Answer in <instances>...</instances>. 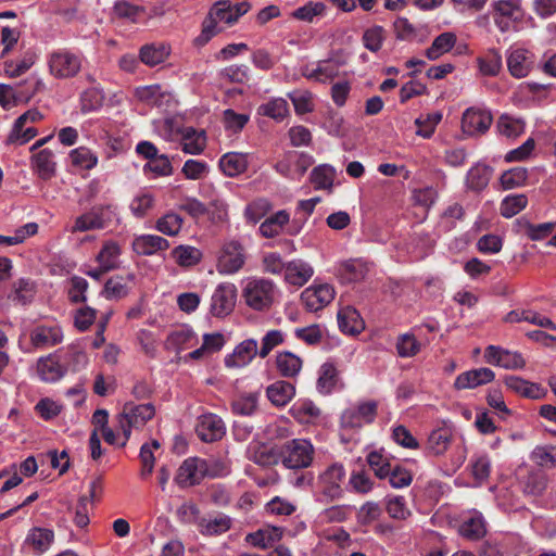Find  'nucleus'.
I'll return each mask as SVG.
<instances>
[{
  "label": "nucleus",
  "instance_id": "obj_1",
  "mask_svg": "<svg viewBox=\"0 0 556 556\" xmlns=\"http://www.w3.org/2000/svg\"><path fill=\"white\" fill-rule=\"evenodd\" d=\"M277 286L266 278H250L242 288L241 296L244 304L254 312H268L276 302Z\"/></svg>",
  "mask_w": 556,
  "mask_h": 556
},
{
  "label": "nucleus",
  "instance_id": "obj_2",
  "mask_svg": "<svg viewBox=\"0 0 556 556\" xmlns=\"http://www.w3.org/2000/svg\"><path fill=\"white\" fill-rule=\"evenodd\" d=\"M346 471L342 464L333 463L321 470L316 480V495L321 503L338 501L343 495L342 484Z\"/></svg>",
  "mask_w": 556,
  "mask_h": 556
},
{
  "label": "nucleus",
  "instance_id": "obj_3",
  "mask_svg": "<svg viewBox=\"0 0 556 556\" xmlns=\"http://www.w3.org/2000/svg\"><path fill=\"white\" fill-rule=\"evenodd\" d=\"M279 458L288 469H306L315 458V447L306 439H292L279 446Z\"/></svg>",
  "mask_w": 556,
  "mask_h": 556
},
{
  "label": "nucleus",
  "instance_id": "obj_4",
  "mask_svg": "<svg viewBox=\"0 0 556 556\" xmlns=\"http://www.w3.org/2000/svg\"><path fill=\"white\" fill-rule=\"evenodd\" d=\"M155 415V407L151 403L136 405L131 402L126 403L121 414L117 415V429L122 431L126 444L131 434V429L143 427Z\"/></svg>",
  "mask_w": 556,
  "mask_h": 556
},
{
  "label": "nucleus",
  "instance_id": "obj_5",
  "mask_svg": "<svg viewBox=\"0 0 556 556\" xmlns=\"http://www.w3.org/2000/svg\"><path fill=\"white\" fill-rule=\"evenodd\" d=\"M83 54L66 48L52 51L48 56L50 73L56 78L75 77L81 68Z\"/></svg>",
  "mask_w": 556,
  "mask_h": 556
},
{
  "label": "nucleus",
  "instance_id": "obj_6",
  "mask_svg": "<svg viewBox=\"0 0 556 556\" xmlns=\"http://www.w3.org/2000/svg\"><path fill=\"white\" fill-rule=\"evenodd\" d=\"M492 17L501 33H507L521 22V0H497L492 3Z\"/></svg>",
  "mask_w": 556,
  "mask_h": 556
},
{
  "label": "nucleus",
  "instance_id": "obj_7",
  "mask_svg": "<svg viewBox=\"0 0 556 556\" xmlns=\"http://www.w3.org/2000/svg\"><path fill=\"white\" fill-rule=\"evenodd\" d=\"M237 295L238 290L233 283H219L211 296L210 313L218 318L230 315L235 309Z\"/></svg>",
  "mask_w": 556,
  "mask_h": 556
},
{
  "label": "nucleus",
  "instance_id": "obj_8",
  "mask_svg": "<svg viewBox=\"0 0 556 556\" xmlns=\"http://www.w3.org/2000/svg\"><path fill=\"white\" fill-rule=\"evenodd\" d=\"M113 217L114 211L111 206H94L75 219L71 231L84 232L94 229H103L112 222Z\"/></svg>",
  "mask_w": 556,
  "mask_h": 556
},
{
  "label": "nucleus",
  "instance_id": "obj_9",
  "mask_svg": "<svg viewBox=\"0 0 556 556\" xmlns=\"http://www.w3.org/2000/svg\"><path fill=\"white\" fill-rule=\"evenodd\" d=\"M250 8L251 5L247 1L232 3L230 0H220L210 10L207 21L215 25L216 28L218 23L232 25L240 16L244 15Z\"/></svg>",
  "mask_w": 556,
  "mask_h": 556
},
{
  "label": "nucleus",
  "instance_id": "obj_10",
  "mask_svg": "<svg viewBox=\"0 0 556 556\" xmlns=\"http://www.w3.org/2000/svg\"><path fill=\"white\" fill-rule=\"evenodd\" d=\"M313 163L314 159L312 155L296 150H290L277 162L276 169L287 177H301Z\"/></svg>",
  "mask_w": 556,
  "mask_h": 556
},
{
  "label": "nucleus",
  "instance_id": "obj_11",
  "mask_svg": "<svg viewBox=\"0 0 556 556\" xmlns=\"http://www.w3.org/2000/svg\"><path fill=\"white\" fill-rule=\"evenodd\" d=\"M245 262L243 247L238 241H229L224 244L217 262V270L220 274L231 275L239 271Z\"/></svg>",
  "mask_w": 556,
  "mask_h": 556
},
{
  "label": "nucleus",
  "instance_id": "obj_12",
  "mask_svg": "<svg viewBox=\"0 0 556 556\" xmlns=\"http://www.w3.org/2000/svg\"><path fill=\"white\" fill-rule=\"evenodd\" d=\"M485 362L509 370L522 369L526 359L521 353L509 351L496 345H489L484 351Z\"/></svg>",
  "mask_w": 556,
  "mask_h": 556
},
{
  "label": "nucleus",
  "instance_id": "obj_13",
  "mask_svg": "<svg viewBox=\"0 0 556 556\" xmlns=\"http://www.w3.org/2000/svg\"><path fill=\"white\" fill-rule=\"evenodd\" d=\"M493 117L488 110L468 108L462 117V129L469 136L484 135L492 124Z\"/></svg>",
  "mask_w": 556,
  "mask_h": 556
},
{
  "label": "nucleus",
  "instance_id": "obj_14",
  "mask_svg": "<svg viewBox=\"0 0 556 556\" xmlns=\"http://www.w3.org/2000/svg\"><path fill=\"white\" fill-rule=\"evenodd\" d=\"M157 136L160 137H178L180 139H205V131H197L193 127H185L182 121L178 117L165 118L155 123Z\"/></svg>",
  "mask_w": 556,
  "mask_h": 556
},
{
  "label": "nucleus",
  "instance_id": "obj_15",
  "mask_svg": "<svg viewBox=\"0 0 556 556\" xmlns=\"http://www.w3.org/2000/svg\"><path fill=\"white\" fill-rule=\"evenodd\" d=\"M377 402L367 401L356 407L345 409L341 416L342 425L349 428H359L364 424L372 422L377 415Z\"/></svg>",
  "mask_w": 556,
  "mask_h": 556
},
{
  "label": "nucleus",
  "instance_id": "obj_16",
  "mask_svg": "<svg viewBox=\"0 0 556 556\" xmlns=\"http://www.w3.org/2000/svg\"><path fill=\"white\" fill-rule=\"evenodd\" d=\"M334 299V290L330 285H319L306 288L301 294V301L309 312H317Z\"/></svg>",
  "mask_w": 556,
  "mask_h": 556
},
{
  "label": "nucleus",
  "instance_id": "obj_17",
  "mask_svg": "<svg viewBox=\"0 0 556 556\" xmlns=\"http://www.w3.org/2000/svg\"><path fill=\"white\" fill-rule=\"evenodd\" d=\"M506 61L510 75L516 78H523L533 68L535 58L531 51L517 48L508 51Z\"/></svg>",
  "mask_w": 556,
  "mask_h": 556
},
{
  "label": "nucleus",
  "instance_id": "obj_18",
  "mask_svg": "<svg viewBox=\"0 0 556 556\" xmlns=\"http://www.w3.org/2000/svg\"><path fill=\"white\" fill-rule=\"evenodd\" d=\"M195 431L202 441L214 442L224 437L226 428L224 421L217 415L204 414L199 417Z\"/></svg>",
  "mask_w": 556,
  "mask_h": 556
},
{
  "label": "nucleus",
  "instance_id": "obj_19",
  "mask_svg": "<svg viewBox=\"0 0 556 556\" xmlns=\"http://www.w3.org/2000/svg\"><path fill=\"white\" fill-rule=\"evenodd\" d=\"M203 477H205L203 459L190 457L185 459L178 468L175 481L179 486L186 488L199 484Z\"/></svg>",
  "mask_w": 556,
  "mask_h": 556
},
{
  "label": "nucleus",
  "instance_id": "obj_20",
  "mask_svg": "<svg viewBox=\"0 0 556 556\" xmlns=\"http://www.w3.org/2000/svg\"><path fill=\"white\" fill-rule=\"evenodd\" d=\"M27 84L33 85V89L30 91H23L14 86L1 84L0 104L8 109L17 102H28L43 86L41 80H29Z\"/></svg>",
  "mask_w": 556,
  "mask_h": 556
},
{
  "label": "nucleus",
  "instance_id": "obj_21",
  "mask_svg": "<svg viewBox=\"0 0 556 556\" xmlns=\"http://www.w3.org/2000/svg\"><path fill=\"white\" fill-rule=\"evenodd\" d=\"M62 340L63 331L59 325H39L30 332V342L37 349L51 348Z\"/></svg>",
  "mask_w": 556,
  "mask_h": 556
},
{
  "label": "nucleus",
  "instance_id": "obj_22",
  "mask_svg": "<svg viewBox=\"0 0 556 556\" xmlns=\"http://www.w3.org/2000/svg\"><path fill=\"white\" fill-rule=\"evenodd\" d=\"M504 383L508 390L527 399L540 400L546 395V390L541 384L518 376H505Z\"/></svg>",
  "mask_w": 556,
  "mask_h": 556
},
{
  "label": "nucleus",
  "instance_id": "obj_23",
  "mask_svg": "<svg viewBox=\"0 0 556 556\" xmlns=\"http://www.w3.org/2000/svg\"><path fill=\"white\" fill-rule=\"evenodd\" d=\"M258 354L257 341L247 339L239 343L230 355L225 357V365L229 368L244 367Z\"/></svg>",
  "mask_w": 556,
  "mask_h": 556
},
{
  "label": "nucleus",
  "instance_id": "obj_24",
  "mask_svg": "<svg viewBox=\"0 0 556 556\" xmlns=\"http://www.w3.org/2000/svg\"><path fill=\"white\" fill-rule=\"evenodd\" d=\"M495 378L493 370L486 367L462 372L455 379L454 387L458 390L473 389L476 387L492 382Z\"/></svg>",
  "mask_w": 556,
  "mask_h": 556
},
{
  "label": "nucleus",
  "instance_id": "obj_25",
  "mask_svg": "<svg viewBox=\"0 0 556 556\" xmlns=\"http://www.w3.org/2000/svg\"><path fill=\"white\" fill-rule=\"evenodd\" d=\"M66 370V367L61 364L56 354L40 357L37 362V372L40 379L46 382L60 380L65 375Z\"/></svg>",
  "mask_w": 556,
  "mask_h": 556
},
{
  "label": "nucleus",
  "instance_id": "obj_26",
  "mask_svg": "<svg viewBox=\"0 0 556 556\" xmlns=\"http://www.w3.org/2000/svg\"><path fill=\"white\" fill-rule=\"evenodd\" d=\"M313 274L314 269L308 263L302 260H293L286 265L285 280L290 285L302 287L311 279Z\"/></svg>",
  "mask_w": 556,
  "mask_h": 556
},
{
  "label": "nucleus",
  "instance_id": "obj_27",
  "mask_svg": "<svg viewBox=\"0 0 556 556\" xmlns=\"http://www.w3.org/2000/svg\"><path fill=\"white\" fill-rule=\"evenodd\" d=\"M54 541V532L47 528H33L29 530L25 544L31 548V551L41 555L47 552Z\"/></svg>",
  "mask_w": 556,
  "mask_h": 556
},
{
  "label": "nucleus",
  "instance_id": "obj_28",
  "mask_svg": "<svg viewBox=\"0 0 556 556\" xmlns=\"http://www.w3.org/2000/svg\"><path fill=\"white\" fill-rule=\"evenodd\" d=\"M168 248V240L156 235H142L136 237L132 242V249L139 255H152Z\"/></svg>",
  "mask_w": 556,
  "mask_h": 556
},
{
  "label": "nucleus",
  "instance_id": "obj_29",
  "mask_svg": "<svg viewBox=\"0 0 556 556\" xmlns=\"http://www.w3.org/2000/svg\"><path fill=\"white\" fill-rule=\"evenodd\" d=\"M462 536L476 541L486 533L485 521L481 513L473 510L464 519L459 527Z\"/></svg>",
  "mask_w": 556,
  "mask_h": 556
},
{
  "label": "nucleus",
  "instance_id": "obj_30",
  "mask_svg": "<svg viewBox=\"0 0 556 556\" xmlns=\"http://www.w3.org/2000/svg\"><path fill=\"white\" fill-rule=\"evenodd\" d=\"M135 97L147 105L161 108L170 98V94L160 85L140 86L135 89Z\"/></svg>",
  "mask_w": 556,
  "mask_h": 556
},
{
  "label": "nucleus",
  "instance_id": "obj_31",
  "mask_svg": "<svg viewBox=\"0 0 556 556\" xmlns=\"http://www.w3.org/2000/svg\"><path fill=\"white\" fill-rule=\"evenodd\" d=\"M338 324L341 331L348 334H356L364 329V321L359 313L351 306L339 311Z\"/></svg>",
  "mask_w": 556,
  "mask_h": 556
},
{
  "label": "nucleus",
  "instance_id": "obj_32",
  "mask_svg": "<svg viewBox=\"0 0 556 556\" xmlns=\"http://www.w3.org/2000/svg\"><path fill=\"white\" fill-rule=\"evenodd\" d=\"M268 400L276 406L287 405L295 394V388L291 382L279 380L267 387Z\"/></svg>",
  "mask_w": 556,
  "mask_h": 556
},
{
  "label": "nucleus",
  "instance_id": "obj_33",
  "mask_svg": "<svg viewBox=\"0 0 556 556\" xmlns=\"http://www.w3.org/2000/svg\"><path fill=\"white\" fill-rule=\"evenodd\" d=\"M121 253V245L113 240H109L102 244L96 260L104 270H113L119 265Z\"/></svg>",
  "mask_w": 556,
  "mask_h": 556
},
{
  "label": "nucleus",
  "instance_id": "obj_34",
  "mask_svg": "<svg viewBox=\"0 0 556 556\" xmlns=\"http://www.w3.org/2000/svg\"><path fill=\"white\" fill-rule=\"evenodd\" d=\"M115 17L131 23H139L147 17V10L142 5L134 4L127 0H118L113 8Z\"/></svg>",
  "mask_w": 556,
  "mask_h": 556
},
{
  "label": "nucleus",
  "instance_id": "obj_35",
  "mask_svg": "<svg viewBox=\"0 0 556 556\" xmlns=\"http://www.w3.org/2000/svg\"><path fill=\"white\" fill-rule=\"evenodd\" d=\"M283 529L275 526H266L254 533H250L247 536V541L253 546L261 548H267L273 543L279 541L282 538Z\"/></svg>",
  "mask_w": 556,
  "mask_h": 556
},
{
  "label": "nucleus",
  "instance_id": "obj_36",
  "mask_svg": "<svg viewBox=\"0 0 556 556\" xmlns=\"http://www.w3.org/2000/svg\"><path fill=\"white\" fill-rule=\"evenodd\" d=\"M452 438L453 433L450 428L443 427L434 429L428 437L427 450L432 455H442L448 448Z\"/></svg>",
  "mask_w": 556,
  "mask_h": 556
},
{
  "label": "nucleus",
  "instance_id": "obj_37",
  "mask_svg": "<svg viewBox=\"0 0 556 556\" xmlns=\"http://www.w3.org/2000/svg\"><path fill=\"white\" fill-rule=\"evenodd\" d=\"M194 339V332L189 327L180 326L169 332L164 346L166 350L179 353L181 350L189 346Z\"/></svg>",
  "mask_w": 556,
  "mask_h": 556
},
{
  "label": "nucleus",
  "instance_id": "obj_38",
  "mask_svg": "<svg viewBox=\"0 0 556 556\" xmlns=\"http://www.w3.org/2000/svg\"><path fill=\"white\" fill-rule=\"evenodd\" d=\"M35 293V283L29 279L20 278L13 282L9 299L18 305H26L33 301Z\"/></svg>",
  "mask_w": 556,
  "mask_h": 556
},
{
  "label": "nucleus",
  "instance_id": "obj_39",
  "mask_svg": "<svg viewBox=\"0 0 556 556\" xmlns=\"http://www.w3.org/2000/svg\"><path fill=\"white\" fill-rule=\"evenodd\" d=\"M276 366L281 376L293 378L302 368V359L298 355L285 351L277 354Z\"/></svg>",
  "mask_w": 556,
  "mask_h": 556
},
{
  "label": "nucleus",
  "instance_id": "obj_40",
  "mask_svg": "<svg viewBox=\"0 0 556 556\" xmlns=\"http://www.w3.org/2000/svg\"><path fill=\"white\" fill-rule=\"evenodd\" d=\"M492 176L491 167L482 164L472 166L466 176L467 188L473 191H481L488 185Z\"/></svg>",
  "mask_w": 556,
  "mask_h": 556
},
{
  "label": "nucleus",
  "instance_id": "obj_41",
  "mask_svg": "<svg viewBox=\"0 0 556 556\" xmlns=\"http://www.w3.org/2000/svg\"><path fill=\"white\" fill-rule=\"evenodd\" d=\"M168 55V47L162 43L144 45L139 52L140 61L148 66H155L163 63Z\"/></svg>",
  "mask_w": 556,
  "mask_h": 556
},
{
  "label": "nucleus",
  "instance_id": "obj_42",
  "mask_svg": "<svg viewBox=\"0 0 556 556\" xmlns=\"http://www.w3.org/2000/svg\"><path fill=\"white\" fill-rule=\"evenodd\" d=\"M33 167L43 180H49L55 174V162L52 152L48 149L39 151L33 156Z\"/></svg>",
  "mask_w": 556,
  "mask_h": 556
},
{
  "label": "nucleus",
  "instance_id": "obj_43",
  "mask_svg": "<svg viewBox=\"0 0 556 556\" xmlns=\"http://www.w3.org/2000/svg\"><path fill=\"white\" fill-rule=\"evenodd\" d=\"M526 124L523 119L503 114L496 123L497 131L501 136L507 138H517L523 135Z\"/></svg>",
  "mask_w": 556,
  "mask_h": 556
},
{
  "label": "nucleus",
  "instance_id": "obj_44",
  "mask_svg": "<svg viewBox=\"0 0 556 556\" xmlns=\"http://www.w3.org/2000/svg\"><path fill=\"white\" fill-rule=\"evenodd\" d=\"M290 215L281 210L266 218L260 226V232L265 238H273L280 233L283 226L289 223Z\"/></svg>",
  "mask_w": 556,
  "mask_h": 556
},
{
  "label": "nucleus",
  "instance_id": "obj_45",
  "mask_svg": "<svg viewBox=\"0 0 556 556\" xmlns=\"http://www.w3.org/2000/svg\"><path fill=\"white\" fill-rule=\"evenodd\" d=\"M200 532L204 535H218L228 531L231 527V519L219 514L214 518H203L200 523Z\"/></svg>",
  "mask_w": 556,
  "mask_h": 556
},
{
  "label": "nucleus",
  "instance_id": "obj_46",
  "mask_svg": "<svg viewBox=\"0 0 556 556\" xmlns=\"http://www.w3.org/2000/svg\"><path fill=\"white\" fill-rule=\"evenodd\" d=\"M456 43V36L453 33H442L432 41L426 50V56L429 60H437L442 54L448 52Z\"/></svg>",
  "mask_w": 556,
  "mask_h": 556
},
{
  "label": "nucleus",
  "instance_id": "obj_47",
  "mask_svg": "<svg viewBox=\"0 0 556 556\" xmlns=\"http://www.w3.org/2000/svg\"><path fill=\"white\" fill-rule=\"evenodd\" d=\"M516 223L520 230L523 231L526 236L533 241L543 240L547 238L554 231L555 228L554 223H543L539 225H533L525 218H519L517 219Z\"/></svg>",
  "mask_w": 556,
  "mask_h": 556
},
{
  "label": "nucleus",
  "instance_id": "obj_48",
  "mask_svg": "<svg viewBox=\"0 0 556 556\" xmlns=\"http://www.w3.org/2000/svg\"><path fill=\"white\" fill-rule=\"evenodd\" d=\"M247 157L244 154L229 152L223 155L219 161V167L223 173L229 177H235L247 168Z\"/></svg>",
  "mask_w": 556,
  "mask_h": 556
},
{
  "label": "nucleus",
  "instance_id": "obj_49",
  "mask_svg": "<svg viewBox=\"0 0 556 556\" xmlns=\"http://www.w3.org/2000/svg\"><path fill=\"white\" fill-rule=\"evenodd\" d=\"M327 7L320 1H308L304 5L295 9L291 13V17L307 23H313L315 17L324 16L326 14Z\"/></svg>",
  "mask_w": 556,
  "mask_h": 556
},
{
  "label": "nucleus",
  "instance_id": "obj_50",
  "mask_svg": "<svg viewBox=\"0 0 556 556\" xmlns=\"http://www.w3.org/2000/svg\"><path fill=\"white\" fill-rule=\"evenodd\" d=\"M172 256L179 266L191 267L201 261L202 253L191 245H178L172 251Z\"/></svg>",
  "mask_w": 556,
  "mask_h": 556
},
{
  "label": "nucleus",
  "instance_id": "obj_51",
  "mask_svg": "<svg viewBox=\"0 0 556 556\" xmlns=\"http://www.w3.org/2000/svg\"><path fill=\"white\" fill-rule=\"evenodd\" d=\"M182 225L184 218L179 214L170 211L157 218L155 228L166 236L174 237L179 233Z\"/></svg>",
  "mask_w": 556,
  "mask_h": 556
},
{
  "label": "nucleus",
  "instance_id": "obj_52",
  "mask_svg": "<svg viewBox=\"0 0 556 556\" xmlns=\"http://www.w3.org/2000/svg\"><path fill=\"white\" fill-rule=\"evenodd\" d=\"M479 70L483 75L496 76L502 68V55L497 49H489L478 59Z\"/></svg>",
  "mask_w": 556,
  "mask_h": 556
},
{
  "label": "nucleus",
  "instance_id": "obj_53",
  "mask_svg": "<svg viewBox=\"0 0 556 556\" xmlns=\"http://www.w3.org/2000/svg\"><path fill=\"white\" fill-rule=\"evenodd\" d=\"M386 40V30L380 25H374L363 33L362 42L370 52L377 53Z\"/></svg>",
  "mask_w": 556,
  "mask_h": 556
},
{
  "label": "nucleus",
  "instance_id": "obj_54",
  "mask_svg": "<svg viewBox=\"0 0 556 556\" xmlns=\"http://www.w3.org/2000/svg\"><path fill=\"white\" fill-rule=\"evenodd\" d=\"M339 75V64L332 60L320 61L315 70L305 76L319 83H326Z\"/></svg>",
  "mask_w": 556,
  "mask_h": 556
},
{
  "label": "nucleus",
  "instance_id": "obj_55",
  "mask_svg": "<svg viewBox=\"0 0 556 556\" xmlns=\"http://www.w3.org/2000/svg\"><path fill=\"white\" fill-rule=\"evenodd\" d=\"M546 488V477L542 471L529 472L522 481V491L530 496H540Z\"/></svg>",
  "mask_w": 556,
  "mask_h": 556
},
{
  "label": "nucleus",
  "instance_id": "obj_56",
  "mask_svg": "<svg viewBox=\"0 0 556 556\" xmlns=\"http://www.w3.org/2000/svg\"><path fill=\"white\" fill-rule=\"evenodd\" d=\"M334 170L328 165L315 167L311 173V181L315 189H326L331 191L334 180Z\"/></svg>",
  "mask_w": 556,
  "mask_h": 556
},
{
  "label": "nucleus",
  "instance_id": "obj_57",
  "mask_svg": "<svg viewBox=\"0 0 556 556\" xmlns=\"http://www.w3.org/2000/svg\"><path fill=\"white\" fill-rule=\"evenodd\" d=\"M338 381V371L333 364L325 363L319 369L317 388L319 392L328 394L332 391Z\"/></svg>",
  "mask_w": 556,
  "mask_h": 556
},
{
  "label": "nucleus",
  "instance_id": "obj_58",
  "mask_svg": "<svg viewBox=\"0 0 556 556\" xmlns=\"http://www.w3.org/2000/svg\"><path fill=\"white\" fill-rule=\"evenodd\" d=\"M258 113L276 121H282L289 113V105L285 99L276 98L262 104L258 108Z\"/></svg>",
  "mask_w": 556,
  "mask_h": 556
},
{
  "label": "nucleus",
  "instance_id": "obj_59",
  "mask_svg": "<svg viewBox=\"0 0 556 556\" xmlns=\"http://www.w3.org/2000/svg\"><path fill=\"white\" fill-rule=\"evenodd\" d=\"M292 101L295 113L299 115L311 113L314 111L313 93L308 90H293L288 93Z\"/></svg>",
  "mask_w": 556,
  "mask_h": 556
},
{
  "label": "nucleus",
  "instance_id": "obj_60",
  "mask_svg": "<svg viewBox=\"0 0 556 556\" xmlns=\"http://www.w3.org/2000/svg\"><path fill=\"white\" fill-rule=\"evenodd\" d=\"M528 198L526 194H511L503 199L501 203V214L506 218H510L526 208Z\"/></svg>",
  "mask_w": 556,
  "mask_h": 556
},
{
  "label": "nucleus",
  "instance_id": "obj_61",
  "mask_svg": "<svg viewBox=\"0 0 556 556\" xmlns=\"http://www.w3.org/2000/svg\"><path fill=\"white\" fill-rule=\"evenodd\" d=\"M204 476L211 478L225 477L230 472V462L226 457L203 459Z\"/></svg>",
  "mask_w": 556,
  "mask_h": 556
},
{
  "label": "nucleus",
  "instance_id": "obj_62",
  "mask_svg": "<svg viewBox=\"0 0 556 556\" xmlns=\"http://www.w3.org/2000/svg\"><path fill=\"white\" fill-rule=\"evenodd\" d=\"M442 114L439 112H434L431 114H427L426 116H420L415 121L417 136L429 138L434 132L437 125L441 122Z\"/></svg>",
  "mask_w": 556,
  "mask_h": 556
},
{
  "label": "nucleus",
  "instance_id": "obj_63",
  "mask_svg": "<svg viewBox=\"0 0 556 556\" xmlns=\"http://www.w3.org/2000/svg\"><path fill=\"white\" fill-rule=\"evenodd\" d=\"M154 202V197L151 193L140 192L134 197L129 208L134 216L142 218L152 210Z\"/></svg>",
  "mask_w": 556,
  "mask_h": 556
},
{
  "label": "nucleus",
  "instance_id": "obj_64",
  "mask_svg": "<svg viewBox=\"0 0 556 556\" xmlns=\"http://www.w3.org/2000/svg\"><path fill=\"white\" fill-rule=\"evenodd\" d=\"M532 459L541 467H556V447L553 445L538 446L532 452Z\"/></svg>",
  "mask_w": 556,
  "mask_h": 556
}]
</instances>
